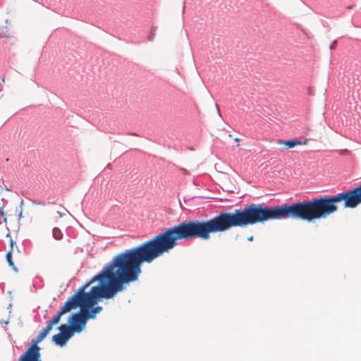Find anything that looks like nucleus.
<instances>
[{"label":"nucleus","instance_id":"f257e3e1","mask_svg":"<svg viewBox=\"0 0 361 361\" xmlns=\"http://www.w3.org/2000/svg\"><path fill=\"white\" fill-rule=\"evenodd\" d=\"M219 232V216L207 221H190L166 228L149 240L116 255L97 275L80 287L65 302L60 311L67 308L63 315L78 307L80 310L71 314L69 325L76 332L85 328L87 320L94 319L102 307H94L100 298H113L126 289V285L135 281L141 274V264L151 263L169 253L180 240L200 238L208 240L211 233Z\"/></svg>","mask_w":361,"mask_h":361},{"label":"nucleus","instance_id":"f03ea898","mask_svg":"<svg viewBox=\"0 0 361 361\" xmlns=\"http://www.w3.org/2000/svg\"><path fill=\"white\" fill-rule=\"evenodd\" d=\"M67 308L65 307L63 310L59 311L58 314L48 322L47 326L41 331L35 340H32L30 348L20 357L19 361H40V348L37 345L38 343L42 341L51 331L53 326L59 322L61 317L63 316V313L65 312Z\"/></svg>","mask_w":361,"mask_h":361},{"label":"nucleus","instance_id":"7ed1b4c3","mask_svg":"<svg viewBox=\"0 0 361 361\" xmlns=\"http://www.w3.org/2000/svg\"><path fill=\"white\" fill-rule=\"evenodd\" d=\"M14 241L11 239L10 240V245H11V249L6 254V259L8 261V263L9 266L14 269L15 271H17V268L14 265V262H13L12 257L13 256L15 257V259L17 262H20L22 259V255L20 254V250L16 247H14Z\"/></svg>","mask_w":361,"mask_h":361},{"label":"nucleus","instance_id":"20e7f679","mask_svg":"<svg viewBox=\"0 0 361 361\" xmlns=\"http://www.w3.org/2000/svg\"><path fill=\"white\" fill-rule=\"evenodd\" d=\"M59 329L60 333L68 340L76 333L69 324H62Z\"/></svg>","mask_w":361,"mask_h":361},{"label":"nucleus","instance_id":"39448f33","mask_svg":"<svg viewBox=\"0 0 361 361\" xmlns=\"http://www.w3.org/2000/svg\"><path fill=\"white\" fill-rule=\"evenodd\" d=\"M52 341L57 345H59L60 346H63L66 345L68 339L66 338L64 336H63L61 333H59L52 336Z\"/></svg>","mask_w":361,"mask_h":361},{"label":"nucleus","instance_id":"423d86ee","mask_svg":"<svg viewBox=\"0 0 361 361\" xmlns=\"http://www.w3.org/2000/svg\"><path fill=\"white\" fill-rule=\"evenodd\" d=\"M280 144H283L286 149H291L295 147L297 145H300L302 144L300 141L289 140H279L278 142Z\"/></svg>","mask_w":361,"mask_h":361},{"label":"nucleus","instance_id":"0eeeda50","mask_svg":"<svg viewBox=\"0 0 361 361\" xmlns=\"http://www.w3.org/2000/svg\"><path fill=\"white\" fill-rule=\"evenodd\" d=\"M52 235L56 240H61L63 238V233L59 228H54L52 231Z\"/></svg>","mask_w":361,"mask_h":361},{"label":"nucleus","instance_id":"6e6552de","mask_svg":"<svg viewBox=\"0 0 361 361\" xmlns=\"http://www.w3.org/2000/svg\"><path fill=\"white\" fill-rule=\"evenodd\" d=\"M336 44H337V41H336V40H334V41L332 42V44L330 45V47H329V48H330V49H331V50H333V49H336Z\"/></svg>","mask_w":361,"mask_h":361},{"label":"nucleus","instance_id":"1a4fd4ad","mask_svg":"<svg viewBox=\"0 0 361 361\" xmlns=\"http://www.w3.org/2000/svg\"><path fill=\"white\" fill-rule=\"evenodd\" d=\"M154 33H152L150 37H149V40H152L154 38Z\"/></svg>","mask_w":361,"mask_h":361},{"label":"nucleus","instance_id":"9d476101","mask_svg":"<svg viewBox=\"0 0 361 361\" xmlns=\"http://www.w3.org/2000/svg\"><path fill=\"white\" fill-rule=\"evenodd\" d=\"M253 240V236H250L248 238V240L252 241Z\"/></svg>","mask_w":361,"mask_h":361},{"label":"nucleus","instance_id":"9b49d317","mask_svg":"<svg viewBox=\"0 0 361 361\" xmlns=\"http://www.w3.org/2000/svg\"><path fill=\"white\" fill-rule=\"evenodd\" d=\"M1 214L3 216H4V212L3 210L1 211Z\"/></svg>","mask_w":361,"mask_h":361},{"label":"nucleus","instance_id":"f8f14e48","mask_svg":"<svg viewBox=\"0 0 361 361\" xmlns=\"http://www.w3.org/2000/svg\"><path fill=\"white\" fill-rule=\"evenodd\" d=\"M304 144H305V145H307V141H305V142H304Z\"/></svg>","mask_w":361,"mask_h":361},{"label":"nucleus","instance_id":"ddd939ff","mask_svg":"<svg viewBox=\"0 0 361 361\" xmlns=\"http://www.w3.org/2000/svg\"><path fill=\"white\" fill-rule=\"evenodd\" d=\"M235 141H238V140H239V139H238V138H235Z\"/></svg>","mask_w":361,"mask_h":361}]
</instances>
